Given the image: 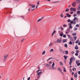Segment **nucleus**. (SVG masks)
Segmentation results:
<instances>
[{
    "mask_svg": "<svg viewBox=\"0 0 80 80\" xmlns=\"http://www.w3.org/2000/svg\"><path fill=\"white\" fill-rule=\"evenodd\" d=\"M67 42V39H63L62 41V43H65V42Z\"/></svg>",
    "mask_w": 80,
    "mask_h": 80,
    "instance_id": "nucleus-7",
    "label": "nucleus"
},
{
    "mask_svg": "<svg viewBox=\"0 0 80 80\" xmlns=\"http://www.w3.org/2000/svg\"><path fill=\"white\" fill-rule=\"evenodd\" d=\"M65 53L66 55H68V51H65Z\"/></svg>",
    "mask_w": 80,
    "mask_h": 80,
    "instance_id": "nucleus-15",
    "label": "nucleus"
},
{
    "mask_svg": "<svg viewBox=\"0 0 80 80\" xmlns=\"http://www.w3.org/2000/svg\"><path fill=\"white\" fill-rule=\"evenodd\" d=\"M58 70H59V71H60V72H62V70L61 69V68H58Z\"/></svg>",
    "mask_w": 80,
    "mask_h": 80,
    "instance_id": "nucleus-13",
    "label": "nucleus"
},
{
    "mask_svg": "<svg viewBox=\"0 0 80 80\" xmlns=\"http://www.w3.org/2000/svg\"><path fill=\"white\" fill-rule=\"evenodd\" d=\"M69 45H72V41H70L69 42Z\"/></svg>",
    "mask_w": 80,
    "mask_h": 80,
    "instance_id": "nucleus-27",
    "label": "nucleus"
},
{
    "mask_svg": "<svg viewBox=\"0 0 80 80\" xmlns=\"http://www.w3.org/2000/svg\"><path fill=\"white\" fill-rule=\"evenodd\" d=\"M74 76L75 78H77V73H75L74 75Z\"/></svg>",
    "mask_w": 80,
    "mask_h": 80,
    "instance_id": "nucleus-9",
    "label": "nucleus"
},
{
    "mask_svg": "<svg viewBox=\"0 0 80 80\" xmlns=\"http://www.w3.org/2000/svg\"><path fill=\"white\" fill-rule=\"evenodd\" d=\"M79 61H77L76 62V64H77L78 66H80V63H79Z\"/></svg>",
    "mask_w": 80,
    "mask_h": 80,
    "instance_id": "nucleus-5",
    "label": "nucleus"
},
{
    "mask_svg": "<svg viewBox=\"0 0 80 80\" xmlns=\"http://www.w3.org/2000/svg\"><path fill=\"white\" fill-rule=\"evenodd\" d=\"M5 61H6V59L4 58V60H3V61L5 62Z\"/></svg>",
    "mask_w": 80,
    "mask_h": 80,
    "instance_id": "nucleus-57",
    "label": "nucleus"
},
{
    "mask_svg": "<svg viewBox=\"0 0 80 80\" xmlns=\"http://www.w3.org/2000/svg\"><path fill=\"white\" fill-rule=\"evenodd\" d=\"M63 37L64 38H66V35L64 34V35H63Z\"/></svg>",
    "mask_w": 80,
    "mask_h": 80,
    "instance_id": "nucleus-39",
    "label": "nucleus"
},
{
    "mask_svg": "<svg viewBox=\"0 0 80 80\" xmlns=\"http://www.w3.org/2000/svg\"><path fill=\"white\" fill-rule=\"evenodd\" d=\"M63 34L62 33H60V36H61V37H62V36H63Z\"/></svg>",
    "mask_w": 80,
    "mask_h": 80,
    "instance_id": "nucleus-43",
    "label": "nucleus"
},
{
    "mask_svg": "<svg viewBox=\"0 0 80 80\" xmlns=\"http://www.w3.org/2000/svg\"><path fill=\"white\" fill-rule=\"evenodd\" d=\"M75 49L76 50H78V47L77 45H76V46L75 47Z\"/></svg>",
    "mask_w": 80,
    "mask_h": 80,
    "instance_id": "nucleus-10",
    "label": "nucleus"
},
{
    "mask_svg": "<svg viewBox=\"0 0 80 80\" xmlns=\"http://www.w3.org/2000/svg\"><path fill=\"white\" fill-rule=\"evenodd\" d=\"M73 74H74V72H72V75H73Z\"/></svg>",
    "mask_w": 80,
    "mask_h": 80,
    "instance_id": "nucleus-60",
    "label": "nucleus"
},
{
    "mask_svg": "<svg viewBox=\"0 0 80 80\" xmlns=\"http://www.w3.org/2000/svg\"><path fill=\"white\" fill-rule=\"evenodd\" d=\"M25 40V39H23L21 41V42H24Z\"/></svg>",
    "mask_w": 80,
    "mask_h": 80,
    "instance_id": "nucleus-45",
    "label": "nucleus"
},
{
    "mask_svg": "<svg viewBox=\"0 0 80 80\" xmlns=\"http://www.w3.org/2000/svg\"><path fill=\"white\" fill-rule=\"evenodd\" d=\"M77 13L78 15H80V11H78L77 12Z\"/></svg>",
    "mask_w": 80,
    "mask_h": 80,
    "instance_id": "nucleus-12",
    "label": "nucleus"
},
{
    "mask_svg": "<svg viewBox=\"0 0 80 80\" xmlns=\"http://www.w3.org/2000/svg\"><path fill=\"white\" fill-rule=\"evenodd\" d=\"M40 77V75H39L38 76V78Z\"/></svg>",
    "mask_w": 80,
    "mask_h": 80,
    "instance_id": "nucleus-56",
    "label": "nucleus"
},
{
    "mask_svg": "<svg viewBox=\"0 0 80 80\" xmlns=\"http://www.w3.org/2000/svg\"><path fill=\"white\" fill-rule=\"evenodd\" d=\"M70 11H73V12H75V11H76V8H70Z\"/></svg>",
    "mask_w": 80,
    "mask_h": 80,
    "instance_id": "nucleus-3",
    "label": "nucleus"
},
{
    "mask_svg": "<svg viewBox=\"0 0 80 80\" xmlns=\"http://www.w3.org/2000/svg\"><path fill=\"white\" fill-rule=\"evenodd\" d=\"M39 1H38V2L37 3V4L38 5H39Z\"/></svg>",
    "mask_w": 80,
    "mask_h": 80,
    "instance_id": "nucleus-61",
    "label": "nucleus"
},
{
    "mask_svg": "<svg viewBox=\"0 0 80 80\" xmlns=\"http://www.w3.org/2000/svg\"><path fill=\"white\" fill-rule=\"evenodd\" d=\"M63 72H66V69L65 68H64Z\"/></svg>",
    "mask_w": 80,
    "mask_h": 80,
    "instance_id": "nucleus-42",
    "label": "nucleus"
},
{
    "mask_svg": "<svg viewBox=\"0 0 80 80\" xmlns=\"http://www.w3.org/2000/svg\"><path fill=\"white\" fill-rule=\"evenodd\" d=\"M71 54H72V55H73V54H74V52L73 51H72L71 52Z\"/></svg>",
    "mask_w": 80,
    "mask_h": 80,
    "instance_id": "nucleus-48",
    "label": "nucleus"
},
{
    "mask_svg": "<svg viewBox=\"0 0 80 80\" xmlns=\"http://www.w3.org/2000/svg\"><path fill=\"white\" fill-rule=\"evenodd\" d=\"M69 11V9L68 8H66L65 10V12H68Z\"/></svg>",
    "mask_w": 80,
    "mask_h": 80,
    "instance_id": "nucleus-16",
    "label": "nucleus"
},
{
    "mask_svg": "<svg viewBox=\"0 0 80 80\" xmlns=\"http://www.w3.org/2000/svg\"><path fill=\"white\" fill-rule=\"evenodd\" d=\"M21 18H23V19H24V17H23V16H22Z\"/></svg>",
    "mask_w": 80,
    "mask_h": 80,
    "instance_id": "nucleus-58",
    "label": "nucleus"
},
{
    "mask_svg": "<svg viewBox=\"0 0 80 80\" xmlns=\"http://www.w3.org/2000/svg\"><path fill=\"white\" fill-rule=\"evenodd\" d=\"M61 29L62 30H63V27H61Z\"/></svg>",
    "mask_w": 80,
    "mask_h": 80,
    "instance_id": "nucleus-54",
    "label": "nucleus"
},
{
    "mask_svg": "<svg viewBox=\"0 0 80 80\" xmlns=\"http://www.w3.org/2000/svg\"><path fill=\"white\" fill-rule=\"evenodd\" d=\"M41 20H42V19H39V20H38L37 22H40V21H41Z\"/></svg>",
    "mask_w": 80,
    "mask_h": 80,
    "instance_id": "nucleus-37",
    "label": "nucleus"
},
{
    "mask_svg": "<svg viewBox=\"0 0 80 80\" xmlns=\"http://www.w3.org/2000/svg\"><path fill=\"white\" fill-rule=\"evenodd\" d=\"M32 8H35V5H32Z\"/></svg>",
    "mask_w": 80,
    "mask_h": 80,
    "instance_id": "nucleus-36",
    "label": "nucleus"
},
{
    "mask_svg": "<svg viewBox=\"0 0 80 80\" xmlns=\"http://www.w3.org/2000/svg\"><path fill=\"white\" fill-rule=\"evenodd\" d=\"M78 73L79 74V75L80 74V71H78Z\"/></svg>",
    "mask_w": 80,
    "mask_h": 80,
    "instance_id": "nucleus-52",
    "label": "nucleus"
},
{
    "mask_svg": "<svg viewBox=\"0 0 80 80\" xmlns=\"http://www.w3.org/2000/svg\"><path fill=\"white\" fill-rule=\"evenodd\" d=\"M39 71H41V69H39L38 70H37V73H38Z\"/></svg>",
    "mask_w": 80,
    "mask_h": 80,
    "instance_id": "nucleus-33",
    "label": "nucleus"
},
{
    "mask_svg": "<svg viewBox=\"0 0 80 80\" xmlns=\"http://www.w3.org/2000/svg\"><path fill=\"white\" fill-rule=\"evenodd\" d=\"M60 17H61V18H63V14L62 13H61L60 15Z\"/></svg>",
    "mask_w": 80,
    "mask_h": 80,
    "instance_id": "nucleus-22",
    "label": "nucleus"
},
{
    "mask_svg": "<svg viewBox=\"0 0 80 80\" xmlns=\"http://www.w3.org/2000/svg\"><path fill=\"white\" fill-rule=\"evenodd\" d=\"M71 14H73V12H70Z\"/></svg>",
    "mask_w": 80,
    "mask_h": 80,
    "instance_id": "nucleus-55",
    "label": "nucleus"
},
{
    "mask_svg": "<svg viewBox=\"0 0 80 80\" xmlns=\"http://www.w3.org/2000/svg\"><path fill=\"white\" fill-rule=\"evenodd\" d=\"M79 42V40H78L75 42L76 43H78Z\"/></svg>",
    "mask_w": 80,
    "mask_h": 80,
    "instance_id": "nucleus-24",
    "label": "nucleus"
},
{
    "mask_svg": "<svg viewBox=\"0 0 80 80\" xmlns=\"http://www.w3.org/2000/svg\"><path fill=\"white\" fill-rule=\"evenodd\" d=\"M35 10V9H33L31 10V11H33V10Z\"/></svg>",
    "mask_w": 80,
    "mask_h": 80,
    "instance_id": "nucleus-59",
    "label": "nucleus"
},
{
    "mask_svg": "<svg viewBox=\"0 0 80 80\" xmlns=\"http://www.w3.org/2000/svg\"><path fill=\"white\" fill-rule=\"evenodd\" d=\"M8 57V55H5L4 56V58L6 59V58H7V57Z\"/></svg>",
    "mask_w": 80,
    "mask_h": 80,
    "instance_id": "nucleus-18",
    "label": "nucleus"
},
{
    "mask_svg": "<svg viewBox=\"0 0 80 80\" xmlns=\"http://www.w3.org/2000/svg\"><path fill=\"white\" fill-rule=\"evenodd\" d=\"M63 27H67V25L66 24H63Z\"/></svg>",
    "mask_w": 80,
    "mask_h": 80,
    "instance_id": "nucleus-31",
    "label": "nucleus"
},
{
    "mask_svg": "<svg viewBox=\"0 0 80 80\" xmlns=\"http://www.w3.org/2000/svg\"><path fill=\"white\" fill-rule=\"evenodd\" d=\"M41 73H42V72H38L37 74V75H40V74H41Z\"/></svg>",
    "mask_w": 80,
    "mask_h": 80,
    "instance_id": "nucleus-26",
    "label": "nucleus"
},
{
    "mask_svg": "<svg viewBox=\"0 0 80 80\" xmlns=\"http://www.w3.org/2000/svg\"><path fill=\"white\" fill-rule=\"evenodd\" d=\"M73 38L75 40H77V37L76 36H74Z\"/></svg>",
    "mask_w": 80,
    "mask_h": 80,
    "instance_id": "nucleus-28",
    "label": "nucleus"
},
{
    "mask_svg": "<svg viewBox=\"0 0 80 80\" xmlns=\"http://www.w3.org/2000/svg\"><path fill=\"white\" fill-rule=\"evenodd\" d=\"M78 19L77 18H74L73 19V21H71L70 22V23L68 24V25L69 26V28L72 29L73 28V27L72 26V24L73 23V25H75L76 24V22L78 21Z\"/></svg>",
    "mask_w": 80,
    "mask_h": 80,
    "instance_id": "nucleus-1",
    "label": "nucleus"
},
{
    "mask_svg": "<svg viewBox=\"0 0 80 80\" xmlns=\"http://www.w3.org/2000/svg\"><path fill=\"white\" fill-rule=\"evenodd\" d=\"M73 58H71L70 59V62H69V63H72L73 62Z\"/></svg>",
    "mask_w": 80,
    "mask_h": 80,
    "instance_id": "nucleus-6",
    "label": "nucleus"
},
{
    "mask_svg": "<svg viewBox=\"0 0 80 80\" xmlns=\"http://www.w3.org/2000/svg\"><path fill=\"white\" fill-rule=\"evenodd\" d=\"M56 32V31L55 30H54L53 31L52 33L53 34H54Z\"/></svg>",
    "mask_w": 80,
    "mask_h": 80,
    "instance_id": "nucleus-46",
    "label": "nucleus"
},
{
    "mask_svg": "<svg viewBox=\"0 0 80 80\" xmlns=\"http://www.w3.org/2000/svg\"><path fill=\"white\" fill-rule=\"evenodd\" d=\"M53 52V49H51L50 51V52Z\"/></svg>",
    "mask_w": 80,
    "mask_h": 80,
    "instance_id": "nucleus-30",
    "label": "nucleus"
},
{
    "mask_svg": "<svg viewBox=\"0 0 80 80\" xmlns=\"http://www.w3.org/2000/svg\"><path fill=\"white\" fill-rule=\"evenodd\" d=\"M60 64L61 65H63V63H62V62H60Z\"/></svg>",
    "mask_w": 80,
    "mask_h": 80,
    "instance_id": "nucleus-44",
    "label": "nucleus"
},
{
    "mask_svg": "<svg viewBox=\"0 0 80 80\" xmlns=\"http://www.w3.org/2000/svg\"><path fill=\"white\" fill-rule=\"evenodd\" d=\"M78 45H80V42L78 43Z\"/></svg>",
    "mask_w": 80,
    "mask_h": 80,
    "instance_id": "nucleus-63",
    "label": "nucleus"
},
{
    "mask_svg": "<svg viewBox=\"0 0 80 80\" xmlns=\"http://www.w3.org/2000/svg\"><path fill=\"white\" fill-rule=\"evenodd\" d=\"M30 77H29L28 78V80H30Z\"/></svg>",
    "mask_w": 80,
    "mask_h": 80,
    "instance_id": "nucleus-53",
    "label": "nucleus"
},
{
    "mask_svg": "<svg viewBox=\"0 0 80 80\" xmlns=\"http://www.w3.org/2000/svg\"><path fill=\"white\" fill-rule=\"evenodd\" d=\"M68 22H71V20L70 19H68L67 21Z\"/></svg>",
    "mask_w": 80,
    "mask_h": 80,
    "instance_id": "nucleus-32",
    "label": "nucleus"
},
{
    "mask_svg": "<svg viewBox=\"0 0 80 80\" xmlns=\"http://www.w3.org/2000/svg\"><path fill=\"white\" fill-rule=\"evenodd\" d=\"M64 47H66V48H67L68 46L67 45V44H65L64 45Z\"/></svg>",
    "mask_w": 80,
    "mask_h": 80,
    "instance_id": "nucleus-23",
    "label": "nucleus"
},
{
    "mask_svg": "<svg viewBox=\"0 0 80 80\" xmlns=\"http://www.w3.org/2000/svg\"><path fill=\"white\" fill-rule=\"evenodd\" d=\"M67 36H68L69 38H71V36H70V35H68H68H67Z\"/></svg>",
    "mask_w": 80,
    "mask_h": 80,
    "instance_id": "nucleus-38",
    "label": "nucleus"
},
{
    "mask_svg": "<svg viewBox=\"0 0 80 80\" xmlns=\"http://www.w3.org/2000/svg\"><path fill=\"white\" fill-rule=\"evenodd\" d=\"M59 51L60 52H61L62 53V52H63V50H62V49H59Z\"/></svg>",
    "mask_w": 80,
    "mask_h": 80,
    "instance_id": "nucleus-25",
    "label": "nucleus"
},
{
    "mask_svg": "<svg viewBox=\"0 0 80 80\" xmlns=\"http://www.w3.org/2000/svg\"><path fill=\"white\" fill-rule=\"evenodd\" d=\"M46 66L47 67H50V65L48 64H47L46 65Z\"/></svg>",
    "mask_w": 80,
    "mask_h": 80,
    "instance_id": "nucleus-29",
    "label": "nucleus"
},
{
    "mask_svg": "<svg viewBox=\"0 0 80 80\" xmlns=\"http://www.w3.org/2000/svg\"><path fill=\"white\" fill-rule=\"evenodd\" d=\"M72 67V66H70V67H69V68H71V67Z\"/></svg>",
    "mask_w": 80,
    "mask_h": 80,
    "instance_id": "nucleus-62",
    "label": "nucleus"
},
{
    "mask_svg": "<svg viewBox=\"0 0 80 80\" xmlns=\"http://www.w3.org/2000/svg\"><path fill=\"white\" fill-rule=\"evenodd\" d=\"M76 27H79V24H76Z\"/></svg>",
    "mask_w": 80,
    "mask_h": 80,
    "instance_id": "nucleus-41",
    "label": "nucleus"
},
{
    "mask_svg": "<svg viewBox=\"0 0 80 80\" xmlns=\"http://www.w3.org/2000/svg\"><path fill=\"white\" fill-rule=\"evenodd\" d=\"M73 78H71V80H73Z\"/></svg>",
    "mask_w": 80,
    "mask_h": 80,
    "instance_id": "nucleus-64",
    "label": "nucleus"
},
{
    "mask_svg": "<svg viewBox=\"0 0 80 80\" xmlns=\"http://www.w3.org/2000/svg\"><path fill=\"white\" fill-rule=\"evenodd\" d=\"M68 56H64V58L66 60H67V58H68Z\"/></svg>",
    "mask_w": 80,
    "mask_h": 80,
    "instance_id": "nucleus-11",
    "label": "nucleus"
},
{
    "mask_svg": "<svg viewBox=\"0 0 80 80\" xmlns=\"http://www.w3.org/2000/svg\"><path fill=\"white\" fill-rule=\"evenodd\" d=\"M54 65H55V63L53 62L52 64V67H54Z\"/></svg>",
    "mask_w": 80,
    "mask_h": 80,
    "instance_id": "nucleus-34",
    "label": "nucleus"
},
{
    "mask_svg": "<svg viewBox=\"0 0 80 80\" xmlns=\"http://www.w3.org/2000/svg\"><path fill=\"white\" fill-rule=\"evenodd\" d=\"M53 43L51 42L50 43L49 45V47H51V46H52L53 45Z\"/></svg>",
    "mask_w": 80,
    "mask_h": 80,
    "instance_id": "nucleus-14",
    "label": "nucleus"
},
{
    "mask_svg": "<svg viewBox=\"0 0 80 80\" xmlns=\"http://www.w3.org/2000/svg\"><path fill=\"white\" fill-rule=\"evenodd\" d=\"M76 53H79V51H78V50H76Z\"/></svg>",
    "mask_w": 80,
    "mask_h": 80,
    "instance_id": "nucleus-40",
    "label": "nucleus"
},
{
    "mask_svg": "<svg viewBox=\"0 0 80 80\" xmlns=\"http://www.w3.org/2000/svg\"><path fill=\"white\" fill-rule=\"evenodd\" d=\"M76 4L77 2H73L72 4V7H75V5H76Z\"/></svg>",
    "mask_w": 80,
    "mask_h": 80,
    "instance_id": "nucleus-4",
    "label": "nucleus"
},
{
    "mask_svg": "<svg viewBox=\"0 0 80 80\" xmlns=\"http://www.w3.org/2000/svg\"><path fill=\"white\" fill-rule=\"evenodd\" d=\"M57 43H62V38H60V39L58 38L57 41Z\"/></svg>",
    "mask_w": 80,
    "mask_h": 80,
    "instance_id": "nucleus-2",
    "label": "nucleus"
},
{
    "mask_svg": "<svg viewBox=\"0 0 80 80\" xmlns=\"http://www.w3.org/2000/svg\"><path fill=\"white\" fill-rule=\"evenodd\" d=\"M78 29V28L76 27H75L74 28V31H76V30H77V29Z\"/></svg>",
    "mask_w": 80,
    "mask_h": 80,
    "instance_id": "nucleus-19",
    "label": "nucleus"
},
{
    "mask_svg": "<svg viewBox=\"0 0 80 80\" xmlns=\"http://www.w3.org/2000/svg\"><path fill=\"white\" fill-rule=\"evenodd\" d=\"M76 16H77V15H76V14H74L73 16V17H76Z\"/></svg>",
    "mask_w": 80,
    "mask_h": 80,
    "instance_id": "nucleus-50",
    "label": "nucleus"
},
{
    "mask_svg": "<svg viewBox=\"0 0 80 80\" xmlns=\"http://www.w3.org/2000/svg\"><path fill=\"white\" fill-rule=\"evenodd\" d=\"M52 70H56V68H55L54 67H52Z\"/></svg>",
    "mask_w": 80,
    "mask_h": 80,
    "instance_id": "nucleus-35",
    "label": "nucleus"
},
{
    "mask_svg": "<svg viewBox=\"0 0 80 80\" xmlns=\"http://www.w3.org/2000/svg\"><path fill=\"white\" fill-rule=\"evenodd\" d=\"M72 35H73V36H75L77 35V33H73L72 34Z\"/></svg>",
    "mask_w": 80,
    "mask_h": 80,
    "instance_id": "nucleus-20",
    "label": "nucleus"
},
{
    "mask_svg": "<svg viewBox=\"0 0 80 80\" xmlns=\"http://www.w3.org/2000/svg\"><path fill=\"white\" fill-rule=\"evenodd\" d=\"M57 2H58V1L52 2V3H57Z\"/></svg>",
    "mask_w": 80,
    "mask_h": 80,
    "instance_id": "nucleus-51",
    "label": "nucleus"
},
{
    "mask_svg": "<svg viewBox=\"0 0 80 80\" xmlns=\"http://www.w3.org/2000/svg\"><path fill=\"white\" fill-rule=\"evenodd\" d=\"M75 55H76V56H78V53H76L75 54Z\"/></svg>",
    "mask_w": 80,
    "mask_h": 80,
    "instance_id": "nucleus-47",
    "label": "nucleus"
},
{
    "mask_svg": "<svg viewBox=\"0 0 80 80\" xmlns=\"http://www.w3.org/2000/svg\"><path fill=\"white\" fill-rule=\"evenodd\" d=\"M66 15L67 16V17H71V15L69 14V13H66Z\"/></svg>",
    "mask_w": 80,
    "mask_h": 80,
    "instance_id": "nucleus-8",
    "label": "nucleus"
},
{
    "mask_svg": "<svg viewBox=\"0 0 80 80\" xmlns=\"http://www.w3.org/2000/svg\"><path fill=\"white\" fill-rule=\"evenodd\" d=\"M44 54H45V51H44L42 52V55H44Z\"/></svg>",
    "mask_w": 80,
    "mask_h": 80,
    "instance_id": "nucleus-21",
    "label": "nucleus"
},
{
    "mask_svg": "<svg viewBox=\"0 0 80 80\" xmlns=\"http://www.w3.org/2000/svg\"><path fill=\"white\" fill-rule=\"evenodd\" d=\"M76 2H77V3H80V0H77Z\"/></svg>",
    "mask_w": 80,
    "mask_h": 80,
    "instance_id": "nucleus-17",
    "label": "nucleus"
},
{
    "mask_svg": "<svg viewBox=\"0 0 80 80\" xmlns=\"http://www.w3.org/2000/svg\"><path fill=\"white\" fill-rule=\"evenodd\" d=\"M78 10H80V6H78Z\"/></svg>",
    "mask_w": 80,
    "mask_h": 80,
    "instance_id": "nucleus-49",
    "label": "nucleus"
}]
</instances>
